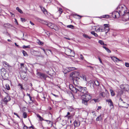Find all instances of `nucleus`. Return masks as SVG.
Returning <instances> with one entry per match:
<instances>
[{
	"mask_svg": "<svg viewBox=\"0 0 129 129\" xmlns=\"http://www.w3.org/2000/svg\"><path fill=\"white\" fill-rule=\"evenodd\" d=\"M116 9L121 14V16L125 13L128 10L126 6L124 5H120L118 6Z\"/></svg>",
	"mask_w": 129,
	"mask_h": 129,
	"instance_id": "f257e3e1",
	"label": "nucleus"
},
{
	"mask_svg": "<svg viewBox=\"0 0 129 129\" xmlns=\"http://www.w3.org/2000/svg\"><path fill=\"white\" fill-rule=\"evenodd\" d=\"M79 74V73L76 71H74L70 74V76L72 78L74 84L76 83V81H74L75 80H76L77 78L78 77Z\"/></svg>",
	"mask_w": 129,
	"mask_h": 129,
	"instance_id": "f03ea898",
	"label": "nucleus"
},
{
	"mask_svg": "<svg viewBox=\"0 0 129 129\" xmlns=\"http://www.w3.org/2000/svg\"><path fill=\"white\" fill-rule=\"evenodd\" d=\"M77 92L78 93H81L83 94H85L88 92V91L86 87L78 86Z\"/></svg>",
	"mask_w": 129,
	"mask_h": 129,
	"instance_id": "7ed1b4c3",
	"label": "nucleus"
},
{
	"mask_svg": "<svg viewBox=\"0 0 129 129\" xmlns=\"http://www.w3.org/2000/svg\"><path fill=\"white\" fill-rule=\"evenodd\" d=\"M76 80H75L74 81H76L75 84H78V82L80 81V80L81 81H87L85 75H81L79 76L78 78H77Z\"/></svg>",
	"mask_w": 129,
	"mask_h": 129,
	"instance_id": "20e7f679",
	"label": "nucleus"
},
{
	"mask_svg": "<svg viewBox=\"0 0 129 129\" xmlns=\"http://www.w3.org/2000/svg\"><path fill=\"white\" fill-rule=\"evenodd\" d=\"M80 96H81V98H83L84 99H85L88 101L91 99L92 98V96L88 92L85 94L80 95Z\"/></svg>",
	"mask_w": 129,
	"mask_h": 129,
	"instance_id": "39448f33",
	"label": "nucleus"
},
{
	"mask_svg": "<svg viewBox=\"0 0 129 129\" xmlns=\"http://www.w3.org/2000/svg\"><path fill=\"white\" fill-rule=\"evenodd\" d=\"M45 24L50 28L54 29L55 31H58V28L56 25H54V24H52L50 22H47Z\"/></svg>",
	"mask_w": 129,
	"mask_h": 129,
	"instance_id": "423d86ee",
	"label": "nucleus"
},
{
	"mask_svg": "<svg viewBox=\"0 0 129 129\" xmlns=\"http://www.w3.org/2000/svg\"><path fill=\"white\" fill-rule=\"evenodd\" d=\"M112 16L114 18H118L120 16L121 17V15L120 12L117 10L114 11L112 13Z\"/></svg>",
	"mask_w": 129,
	"mask_h": 129,
	"instance_id": "0eeeda50",
	"label": "nucleus"
},
{
	"mask_svg": "<svg viewBox=\"0 0 129 129\" xmlns=\"http://www.w3.org/2000/svg\"><path fill=\"white\" fill-rule=\"evenodd\" d=\"M78 86L74 87L72 84H70L69 85L70 89L74 93H76L77 92Z\"/></svg>",
	"mask_w": 129,
	"mask_h": 129,
	"instance_id": "6e6552de",
	"label": "nucleus"
},
{
	"mask_svg": "<svg viewBox=\"0 0 129 129\" xmlns=\"http://www.w3.org/2000/svg\"><path fill=\"white\" fill-rule=\"evenodd\" d=\"M37 75L38 77H39L41 79L43 78L45 79H46V78L48 77V76L47 75L40 72H37Z\"/></svg>",
	"mask_w": 129,
	"mask_h": 129,
	"instance_id": "1a4fd4ad",
	"label": "nucleus"
},
{
	"mask_svg": "<svg viewBox=\"0 0 129 129\" xmlns=\"http://www.w3.org/2000/svg\"><path fill=\"white\" fill-rule=\"evenodd\" d=\"M122 18L123 19V20L127 21L129 19V12L128 10L123 15L121 16Z\"/></svg>",
	"mask_w": 129,
	"mask_h": 129,
	"instance_id": "9d476101",
	"label": "nucleus"
},
{
	"mask_svg": "<svg viewBox=\"0 0 129 129\" xmlns=\"http://www.w3.org/2000/svg\"><path fill=\"white\" fill-rule=\"evenodd\" d=\"M106 102L108 103L110 106L111 108H113L114 107L113 103L111 99H109L106 100Z\"/></svg>",
	"mask_w": 129,
	"mask_h": 129,
	"instance_id": "9b49d317",
	"label": "nucleus"
},
{
	"mask_svg": "<svg viewBox=\"0 0 129 129\" xmlns=\"http://www.w3.org/2000/svg\"><path fill=\"white\" fill-rule=\"evenodd\" d=\"M11 100V98L9 96L7 95L3 99L4 102L7 103L9 101Z\"/></svg>",
	"mask_w": 129,
	"mask_h": 129,
	"instance_id": "f8f14e48",
	"label": "nucleus"
},
{
	"mask_svg": "<svg viewBox=\"0 0 129 129\" xmlns=\"http://www.w3.org/2000/svg\"><path fill=\"white\" fill-rule=\"evenodd\" d=\"M104 27H105L106 30L107 31L106 32V33L110 30V28L109 27L110 26L109 25V24H104Z\"/></svg>",
	"mask_w": 129,
	"mask_h": 129,
	"instance_id": "ddd939ff",
	"label": "nucleus"
},
{
	"mask_svg": "<svg viewBox=\"0 0 129 129\" xmlns=\"http://www.w3.org/2000/svg\"><path fill=\"white\" fill-rule=\"evenodd\" d=\"M82 99V104H84L85 105H88V101L85 99H84L83 98H81Z\"/></svg>",
	"mask_w": 129,
	"mask_h": 129,
	"instance_id": "4468645a",
	"label": "nucleus"
},
{
	"mask_svg": "<svg viewBox=\"0 0 129 129\" xmlns=\"http://www.w3.org/2000/svg\"><path fill=\"white\" fill-rule=\"evenodd\" d=\"M80 122L78 121L75 120L74 122V125L75 127H77L79 126Z\"/></svg>",
	"mask_w": 129,
	"mask_h": 129,
	"instance_id": "2eb2a0df",
	"label": "nucleus"
},
{
	"mask_svg": "<svg viewBox=\"0 0 129 129\" xmlns=\"http://www.w3.org/2000/svg\"><path fill=\"white\" fill-rule=\"evenodd\" d=\"M73 115L70 114V113H67L64 117L67 118L68 119H71L73 118Z\"/></svg>",
	"mask_w": 129,
	"mask_h": 129,
	"instance_id": "dca6fc26",
	"label": "nucleus"
},
{
	"mask_svg": "<svg viewBox=\"0 0 129 129\" xmlns=\"http://www.w3.org/2000/svg\"><path fill=\"white\" fill-rule=\"evenodd\" d=\"M123 89L124 91H128L129 89V85H125V87H123Z\"/></svg>",
	"mask_w": 129,
	"mask_h": 129,
	"instance_id": "f3484780",
	"label": "nucleus"
},
{
	"mask_svg": "<svg viewBox=\"0 0 129 129\" xmlns=\"http://www.w3.org/2000/svg\"><path fill=\"white\" fill-rule=\"evenodd\" d=\"M38 20L39 22L43 24H46V23H47L46 21H45L43 19L40 18H38Z\"/></svg>",
	"mask_w": 129,
	"mask_h": 129,
	"instance_id": "a211bd4d",
	"label": "nucleus"
},
{
	"mask_svg": "<svg viewBox=\"0 0 129 129\" xmlns=\"http://www.w3.org/2000/svg\"><path fill=\"white\" fill-rule=\"evenodd\" d=\"M10 24L9 23H6L4 24V26L7 28H9L10 27Z\"/></svg>",
	"mask_w": 129,
	"mask_h": 129,
	"instance_id": "6ab92c4d",
	"label": "nucleus"
},
{
	"mask_svg": "<svg viewBox=\"0 0 129 129\" xmlns=\"http://www.w3.org/2000/svg\"><path fill=\"white\" fill-rule=\"evenodd\" d=\"M3 65L5 67H8L9 66V64L6 61H4L3 62Z\"/></svg>",
	"mask_w": 129,
	"mask_h": 129,
	"instance_id": "aec40b11",
	"label": "nucleus"
},
{
	"mask_svg": "<svg viewBox=\"0 0 129 129\" xmlns=\"http://www.w3.org/2000/svg\"><path fill=\"white\" fill-rule=\"evenodd\" d=\"M67 68L69 70V72L72 70H75L76 69L74 67H69Z\"/></svg>",
	"mask_w": 129,
	"mask_h": 129,
	"instance_id": "412c9836",
	"label": "nucleus"
},
{
	"mask_svg": "<svg viewBox=\"0 0 129 129\" xmlns=\"http://www.w3.org/2000/svg\"><path fill=\"white\" fill-rule=\"evenodd\" d=\"M94 82H90L89 83V85L91 88H94Z\"/></svg>",
	"mask_w": 129,
	"mask_h": 129,
	"instance_id": "4be33fe9",
	"label": "nucleus"
},
{
	"mask_svg": "<svg viewBox=\"0 0 129 129\" xmlns=\"http://www.w3.org/2000/svg\"><path fill=\"white\" fill-rule=\"evenodd\" d=\"M109 15L107 14L102 15L101 16V17L102 18H109Z\"/></svg>",
	"mask_w": 129,
	"mask_h": 129,
	"instance_id": "5701e85b",
	"label": "nucleus"
},
{
	"mask_svg": "<svg viewBox=\"0 0 129 129\" xmlns=\"http://www.w3.org/2000/svg\"><path fill=\"white\" fill-rule=\"evenodd\" d=\"M22 53L24 56H28V54L24 50H22Z\"/></svg>",
	"mask_w": 129,
	"mask_h": 129,
	"instance_id": "b1692460",
	"label": "nucleus"
},
{
	"mask_svg": "<svg viewBox=\"0 0 129 129\" xmlns=\"http://www.w3.org/2000/svg\"><path fill=\"white\" fill-rule=\"evenodd\" d=\"M94 84L96 86H99V82L97 80H95L94 81Z\"/></svg>",
	"mask_w": 129,
	"mask_h": 129,
	"instance_id": "393cba45",
	"label": "nucleus"
},
{
	"mask_svg": "<svg viewBox=\"0 0 129 129\" xmlns=\"http://www.w3.org/2000/svg\"><path fill=\"white\" fill-rule=\"evenodd\" d=\"M16 9L21 14L23 13V12L22 11L21 9H20L18 7H17L16 8Z\"/></svg>",
	"mask_w": 129,
	"mask_h": 129,
	"instance_id": "a878e982",
	"label": "nucleus"
},
{
	"mask_svg": "<svg viewBox=\"0 0 129 129\" xmlns=\"http://www.w3.org/2000/svg\"><path fill=\"white\" fill-rule=\"evenodd\" d=\"M91 33L95 37H97L98 36V34L93 31H91Z\"/></svg>",
	"mask_w": 129,
	"mask_h": 129,
	"instance_id": "bb28decb",
	"label": "nucleus"
},
{
	"mask_svg": "<svg viewBox=\"0 0 129 129\" xmlns=\"http://www.w3.org/2000/svg\"><path fill=\"white\" fill-rule=\"evenodd\" d=\"M69 70L68 69V68L67 67L65 69H64L63 72L64 74L67 73L69 72Z\"/></svg>",
	"mask_w": 129,
	"mask_h": 129,
	"instance_id": "cd10ccee",
	"label": "nucleus"
},
{
	"mask_svg": "<svg viewBox=\"0 0 129 129\" xmlns=\"http://www.w3.org/2000/svg\"><path fill=\"white\" fill-rule=\"evenodd\" d=\"M114 61H122L120 60L119 59L117 58L116 57H114L113 58V59Z\"/></svg>",
	"mask_w": 129,
	"mask_h": 129,
	"instance_id": "c85d7f7f",
	"label": "nucleus"
},
{
	"mask_svg": "<svg viewBox=\"0 0 129 129\" xmlns=\"http://www.w3.org/2000/svg\"><path fill=\"white\" fill-rule=\"evenodd\" d=\"M100 30H101V32H103L104 31H106L107 30H106L105 27H100Z\"/></svg>",
	"mask_w": 129,
	"mask_h": 129,
	"instance_id": "c756f323",
	"label": "nucleus"
},
{
	"mask_svg": "<svg viewBox=\"0 0 129 129\" xmlns=\"http://www.w3.org/2000/svg\"><path fill=\"white\" fill-rule=\"evenodd\" d=\"M34 55L35 56H37L39 54V52L38 51H35L34 52Z\"/></svg>",
	"mask_w": 129,
	"mask_h": 129,
	"instance_id": "7c9ffc66",
	"label": "nucleus"
},
{
	"mask_svg": "<svg viewBox=\"0 0 129 129\" xmlns=\"http://www.w3.org/2000/svg\"><path fill=\"white\" fill-rule=\"evenodd\" d=\"M102 117H101V115H100L98 117L96 118V121H100L102 120Z\"/></svg>",
	"mask_w": 129,
	"mask_h": 129,
	"instance_id": "2f4dec72",
	"label": "nucleus"
},
{
	"mask_svg": "<svg viewBox=\"0 0 129 129\" xmlns=\"http://www.w3.org/2000/svg\"><path fill=\"white\" fill-rule=\"evenodd\" d=\"M67 27L70 28L72 29H74V26L72 25H67Z\"/></svg>",
	"mask_w": 129,
	"mask_h": 129,
	"instance_id": "473e14b6",
	"label": "nucleus"
},
{
	"mask_svg": "<svg viewBox=\"0 0 129 129\" xmlns=\"http://www.w3.org/2000/svg\"><path fill=\"white\" fill-rule=\"evenodd\" d=\"M100 96L103 97H104L105 96V94L104 92H101L100 94Z\"/></svg>",
	"mask_w": 129,
	"mask_h": 129,
	"instance_id": "72a5a7b5",
	"label": "nucleus"
},
{
	"mask_svg": "<svg viewBox=\"0 0 129 129\" xmlns=\"http://www.w3.org/2000/svg\"><path fill=\"white\" fill-rule=\"evenodd\" d=\"M98 42L100 44L102 45H104L105 44L103 41L102 40H100Z\"/></svg>",
	"mask_w": 129,
	"mask_h": 129,
	"instance_id": "f704fd0d",
	"label": "nucleus"
},
{
	"mask_svg": "<svg viewBox=\"0 0 129 129\" xmlns=\"http://www.w3.org/2000/svg\"><path fill=\"white\" fill-rule=\"evenodd\" d=\"M6 89L8 90H9L10 89V87L8 84H7L5 85Z\"/></svg>",
	"mask_w": 129,
	"mask_h": 129,
	"instance_id": "c9c22d12",
	"label": "nucleus"
},
{
	"mask_svg": "<svg viewBox=\"0 0 129 129\" xmlns=\"http://www.w3.org/2000/svg\"><path fill=\"white\" fill-rule=\"evenodd\" d=\"M37 117L39 118V119L40 120L42 121L43 120V118L41 117L39 114H37Z\"/></svg>",
	"mask_w": 129,
	"mask_h": 129,
	"instance_id": "e433bc0d",
	"label": "nucleus"
},
{
	"mask_svg": "<svg viewBox=\"0 0 129 129\" xmlns=\"http://www.w3.org/2000/svg\"><path fill=\"white\" fill-rule=\"evenodd\" d=\"M110 91L111 92V93L112 96H114L115 95V93L113 91L112 89H110Z\"/></svg>",
	"mask_w": 129,
	"mask_h": 129,
	"instance_id": "4c0bfd02",
	"label": "nucleus"
},
{
	"mask_svg": "<svg viewBox=\"0 0 129 129\" xmlns=\"http://www.w3.org/2000/svg\"><path fill=\"white\" fill-rule=\"evenodd\" d=\"M18 86L20 87V89L21 90H24V88L22 87V85L20 83H19L18 84Z\"/></svg>",
	"mask_w": 129,
	"mask_h": 129,
	"instance_id": "58836bf2",
	"label": "nucleus"
},
{
	"mask_svg": "<svg viewBox=\"0 0 129 129\" xmlns=\"http://www.w3.org/2000/svg\"><path fill=\"white\" fill-rule=\"evenodd\" d=\"M83 36L86 38H88L89 39H90L91 38L89 37L87 35L85 34L83 35Z\"/></svg>",
	"mask_w": 129,
	"mask_h": 129,
	"instance_id": "ea45409f",
	"label": "nucleus"
},
{
	"mask_svg": "<svg viewBox=\"0 0 129 129\" xmlns=\"http://www.w3.org/2000/svg\"><path fill=\"white\" fill-rule=\"evenodd\" d=\"M40 8H41L42 9V11H43L44 13L45 12H47L46 10L44 8H42L41 6H40Z\"/></svg>",
	"mask_w": 129,
	"mask_h": 129,
	"instance_id": "a19ab883",
	"label": "nucleus"
},
{
	"mask_svg": "<svg viewBox=\"0 0 129 129\" xmlns=\"http://www.w3.org/2000/svg\"><path fill=\"white\" fill-rule=\"evenodd\" d=\"M30 48V46L29 45L27 46L23 45V49H25L26 48Z\"/></svg>",
	"mask_w": 129,
	"mask_h": 129,
	"instance_id": "79ce46f5",
	"label": "nucleus"
},
{
	"mask_svg": "<svg viewBox=\"0 0 129 129\" xmlns=\"http://www.w3.org/2000/svg\"><path fill=\"white\" fill-rule=\"evenodd\" d=\"M21 20L22 21V22H23L25 21H26V20H25L24 18H21Z\"/></svg>",
	"mask_w": 129,
	"mask_h": 129,
	"instance_id": "37998d69",
	"label": "nucleus"
},
{
	"mask_svg": "<svg viewBox=\"0 0 129 129\" xmlns=\"http://www.w3.org/2000/svg\"><path fill=\"white\" fill-rule=\"evenodd\" d=\"M105 50L108 53H110L111 52V51L107 48Z\"/></svg>",
	"mask_w": 129,
	"mask_h": 129,
	"instance_id": "c03bdc74",
	"label": "nucleus"
},
{
	"mask_svg": "<svg viewBox=\"0 0 129 129\" xmlns=\"http://www.w3.org/2000/svg\"><path fill=\"white\" fill-rule=\"evenodd\" d=\"M38 43L39 44H40L41 45H43L44 44L43 43L39 40Z\"/></svg>",
	"mask_w": 129,
	"mask_h": 129,
	"instance_id": "a18cd8bd",
	"label": "nucleus"
},
{
	"mask_svg": "<svg viewBox=\"0 0 129 129\" xmlns=\"http://www.w3.org/2000/svg\"><path fill=\"white\" fill-rule=\"evenodd\" d=\"M23 117L24 118H26L27 117V115L26 113H23Z\"/></svg>",
	"mask_w": 129,
	"mask_h": 129,
	"instance_id": "49530a36",
	"label": "nucleus"
},
{
	"mask_svg": "<svg viewBox=\"0 0 129 129\" xmlns=\"http://www.w3.org/2000/svg\"><path fill=\"white\" fill-rule=\"evenodd\" d=\"M125 66L127 67H129V63L128 62H125Z\"/></svg>",
	"mask_w": 129,
	"mask_h": 129,
	"instance_id": "de8ad7c7",
	"label": "nucleus"
},
{
	"mask_svg": "<svg viewBox=\"0 0 129 129\" xmlns=\"http://www.w3.org/2000/svg\"><path fill=\"white\" fill-rule=\"evenodd\" d=\"M1 72H3V71H5V72L6 71V70L4 68H2L1 69Z\"/></svg>",
	"mask_w": 129,
	"mask_h": 129,
	"instance_id": "09e8293b",
	"label": "nucleus"
},
{
	"mask_svg": "<svg viewBox=\"0 0 129 129\" xmlns=\"http://www.w3.org/2000/svg\"><path fill=\"white\" fill-rule=\"evenodd\" d=\"M45 33L48 35L49 36L50 35V33L48 31L46 30L45 31Z\"/></svg>",
	"mask_w": 129,
	"mask_h": 129,
	"instance_id": "8fccbe9b",
	"label": "nucleus"
},
{
	"mask_svg": "<svg viewBox=\"0 0 129 129\" xmlns=\"http://www.w3.org/2000/svg\"><path fill=\"white\" fill-rule=\"evenodd\" d=\"M46 3H49L50 1V0H43Z\"/></svg>",
	"mask_w": 129,
	"mask_h": 129,
	"instance_id": "3c124183",
	"label": "nucleus"
},
{
	"mask_svg": "<svg viewBox=\"0 0 129 129\" xmlns=\"http://www.w3.org/2000/svg\"><path fill=\"white\" fill-rule=\"evenodd\" d=\"M20 66L21 68L22 67H24V63H21L20 64Z\"/></svg>",
	"mask_w": 129,
	"mask_h": 129,
	"instance_id": "603ef678",
	"label": "nucleus"
},
{
	"mask_svg": "<svg viewBox=\"0 0 129 129\" xmlns=\"http://www.w3.org/2000/svg\"><path fill=\"white\" fill-rule=\"evenodd\" d=\"M42 49L43 51L45 54L47 55L45 49L44 48H42Z\"/></svg>",
	"mask_w": 129,
	"mask_h": 129,
	"instance_id": "864d4df0",
	"label": "nucleus"
},
{
	"mask_svg": "<svg viewBox=\"0 0 129 129\" xmlns=\"http://www.w3.org/2000/svg\"><path fill=\"white\" fill-rule=\"evenodd\" d=\"M101 108V106H99L98 107L97 110L96 111L98 112V110L100 109Z\"/></svg>",
	"mask_w": 129,
	"mask_h": 129,
	"instance_id": "5fc2aeb1",
	"label": "nucleus"
},
{
	"mask_svg": "<svg viewBox=\"0 0 129 129\" xmlns=\"http://www.w3.org/2000/svg\"><path fill=\"white\" fill-rule=\"evenodd\" d=\"M92 100L94 101L95 103L97 102L98 101V99H92Z\"/></svg>",
	"mask_w": 129,
	"mask_h": 129,
	"instance_id": "6e6d98bb",
	"label": "nucleus"
},
{
	"mask_svg": "<svg viewBox=\"0 0 129 129\" xmlns=\"http://www.w3.org/2000/svg\"><path fill=\"white\" fill-rule=\"evenodd\" d=\"M98 59L100 61V63H101L103 64L102 61L101 60L100 57L98 58Z\"/></svg>",
	"mask_w": 129,
	"mask_h": 129,
	"instance_id": "4d7b16f0",
	"label": "nucleus"
},
{
	"mask_svg": "<svg viewBox=\"0 0 129 129\" xmlns=\"http://www.w3.org/2000/svg\"><path fill=\"white\" fill-rule=\"evenodd\" d=\"M100 27L99 28H98L97 30L96 31L98 32H101V30H100Z\"/></svg>",
	"mask_w": 129,
	"mask_h": 129,
	"instance_id": "13d9d810",
	"label": "nucleus"
},
{
	"mask_svg": "<svg viewBox=\"0 0 129 129\" xmlns=\"http://www.w3.org/2000/svg\"><path fill=\"white\" fill-rule=\"evenodd\" d=\"M62 9H61L60 8L59 9V13L60 14H61L62 12Z\"/></svg>",
	"mask_w": 129,
	"mask_h": 129,
	"instance_id": "bf43d9fd",
	"label": "nucleus"
},
{
	"mask_svg": "<svg viewBox=\"0 0 129 129\" xmlns=\"http://www.w3.org/2000/svg\"><path fill=\"white\" fill-rule=\"evenodd\" d=\"M52 94L53 95H54V96H55L56 97H57H57H58V95H55V94H53V93H52Z\"/></svg>",
	"mask_w": 129,
	"mask_h": 129,
	"instance_id": "052dcab7",
	"label": "nucleus"
},
{
	"mask_svg": "<svg viewBox=\"0 0 129 129\" xmlns=\"http://www.w3.org/2000/svg\"><path fill=\"white\" fill-rule=\"evenodd\" d=\"M14 44L16 46H17L18 48L19 47V46L17 45L16 43H15Z\"/></svg>",
	"mask_w": 129,
	"mask_h": 129,
	"instance_id": "680f3d73",
	"label": "nucleus"
},
{
	"mask_svg": "<svg viewBox=\"0 0 129 129\" xmlns=\"http://www.w3.org/2000/svg\"><path fill=\"white\" fill-rule=\"evenodd\" d=\"M80 58L81 59H83L84 57H83L82 55V54L80 55Z\"/></svg>",
	"mask_w": 129,
	"mask_h": 129,
	"instance_id": "e2e57ef3",
	"label": "nucleus"
},
{
	"mask_svg": "<svg viewBox=\"0 0 129 129\" xmlns=\"http://www.w3.org/2000/svg\"><path fill=\"white\" fill-rule=\"evenodd\" d=\"M47 50L49 51L52 54H53V53L52 51L50 49H48Z\"/></svg>",
	"mask_w": 129,
	"mask_h": 129,
	"instance_id": "0e129e2a",
	"label": "nucleus"
},
{
	"mask_svg": "<svg viewBox=\"0 0 129 129\" xmlns=\"http://www.w3.org/2000/svg\"><path fill=\"white\" fill-rule=\"evenodd\" d=\"M30 23L32 25H34V24L31 21H30Z\"/></svg>",
	"mask_w": 129,
	"mask_h": 129,
	"instance_id": "69168bd1",
	"label": "nucleus"
},
{
	"mask_svg": "<svg viewBox=\"0 0 129 129\" xmlns=\"http://www.w3.org/2000/svg\"><path fill=\"white\" fill-rule=\"evenodd\" d=\"M88 67L90 68V69H91L92 70H93V68L91 66H88Z\"/></svg>",
	"mask_w": 129,
	"mask_h": 129,
	"instance_id": "338daca9",
	"label": "nucleus"
},
{
	"mask_svg": "<svg viewBox=\"0 0 129 129\" xmlns=\"http://www.w3.org/2000/svg\"><path fill=\"white\" fill-rule=\"evenodd\" d=\"M42 97L44 99V100H45V99L46 98V97L44 96V94H43V96H42Z\"/></svg>",
	"mask_w": 129,
	"mask_h": 129,
	"instance_id": "774afa93",
	"label": "nucleus"
}]
</instances>
